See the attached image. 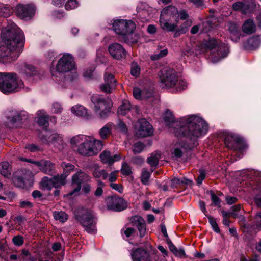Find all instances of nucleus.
I'll return each instance as SVG.
<instances>
[{"label": "nucleus", "mask_w": 261, "mask_h": 261, "mask_svg": "<svg viewBox=\"0 0 261 261\" xmlns=\"http://www.w3.org/2000/svg\"><path fill=\"white\" fill-rule=\"evenodd\" d=\"M164 119L167 125H172L173 132L176 136L186 135L191 140L190 147L194 146L198 139L205 135L208 130L207 123L197 115H191L181 118L180 121H175L172 112L167 110Z\"/></svg>", "instance_id": "1"}, {"label": "nucleus", "mask_w": 261, "mask_h": 261, "mask_svg": "<svg viewBox=\"0 0 261 261\" xmlns=\"http://www.w3.org/2000/svg\"><path fill=\"white\" fill-rule=\"evenodd\" d=\"M5 45H0V62L7 63L16 60L24 46V34L13 22L3 30Z\"/></svg>", "instance_id": "2"}, {"label": "nucleus", "mask_w": 261, "mask_h": 261, "mask_svg": "<svg viewBox=\"0 0 261 261\" xmlns=\"http://www.w3.org/2000/svg\"><path fill=\"white\" fill-rule=\"evenodd\" d=\"M66 73L64 80H61L59 85L61 88H65L67 84L75 80L77 74L75 68V63L72 57L70 54H65L59 60L56 68H51V73L53 76H58L61 73Z\"/></svg>", "instance_id": "3"}, {"label": "nucleus", "mask_w": 261, "mask_h": 261, "mask_svg": "<svg viewBox=\"0 0 261 261\" xmlns=\"http://www.w3.org/2000/svg\"><path fill=\"white\" fill-rule=\"evenodd\" d=\"M72 145L79 144L77 151L81 155L91 156L97 154L103 148L102 142L93 138L79 135L72 137L70 140Z\"/></svg>", "instance_id": "4"}, {"label": "nucleus", "mask_w": 261, "mask_h": 261, "mask_svg": "<svg viewBox=\"0 0 261 261\" xmlns=\"http://www.w3.org/2000/svg\"><path fill=\"white\" fill-rule=\"evenodd\" d=\"M114 31L122 36L127 43H135L138 42L139 36L134 32L135 23L132 20L118 19L113 21Z\"/></svg>", "instance_id": "5"}, {"label": "nucleus", "mask_w": 261, "mask_h": 261, "mask_svg": "<svg viewBox=\"0 0 261 261\" xmlns=\"http://www.w3.org/2000/svg\"><path fill=\"white\" fill-rule=\"evenodd\" d=\"M23 87V82L15 73L0 72V91L3 93L17 92Z\"/></svg>", "instance_id": "6"}, {"label": "nucleus", "mask_w": 261, "mask_h": 261, "mask_svg": "<svg viewBox=\"0 0 261 261\" xmlns=\"http://www.w3.org/2000/svg\"><path fill=\"white\" fill-rule=\"evenodd\" d=\"M178 10L174 6H169L163 9L160 18L162 29L168 32L175 31L177 25L174 23H170L169 21L176 18Z\"/></svg>", "instance_id": "7"}, {"label": "nucleus", "mask_w": 261, "mask_h": 261, "mask_svg": "<svg viewBox=\"0 0 261 261\" xmlns=\"http://www.w3.org/2000/svg\"><path fill=\"white\" fill-rule=\"evenodd\" d=\"M75 218L87 232L92 234L96 232V219L92 212L84 211L81 214H76Z\"/></svg>", "instance_id": "8"}, {"label": "nucleus", "mask_w": 261, "mask_h": 261, "mask_svg": "<svg viewBox=\"0 0 261 261\" xmlns=\"http://www.w3.org/2000/svg\"><path fill=\"white\" fill-rule=\"evenodd\" d=\"M91 100L94 106V111L99 116L104 118L107 117L110 113L111 106L109 99L101 95L95 94L91 97Z\"/></svg>", "instance_id": "9"}, {"label": "nucleus", "mask_w": 261, "mask_h": 261, "mask_svg": "<svg viewBox=\"0 0 261 261\" xmlns=\"http://www.w3.org/2000/svg\"><path fill=\"white\" fill-rule=\"evenodd\" d=\"M160 86L162 88H172L177 82L176 71L170 68H163L159 74Z\"/></svg>", "instance_id": "10"}, {"label": "nucleus", "mask_w": 261, "mask_h": 261, "mask_svg": "<svg viewBox=\"0 0 261 261\" xmlns=\"http://www.w3.org/2000/svg\"><path fill=\"white\" fill-rule=\"evenodd\" d=\"M40 138L43 143L49 144L58 151L63 150L66 146L62 135L57 133L50 134L48 132H45V134L40 136Z\"/></svg>", "instance_id": "11"}, {"label": "nucleus", "mask_w": 261, "mask_h": 261, "mask_svg": "<svg viewBox=\"0 0 261 261\" xmlns=\"http://www.w3.org/2000/svg\"><path fill=\"white\" fill-rule=\"evenodd\" d=\"M22 160L32 164V169H38L41 172L48 175L54 173L55 169V165L51 161L45 159L35 161L32 159H22Z\"/></svg>", "instance_id": "12"}, {"label": "nucleus", "mask_w": 261, "mask_h": 261, "mask_svg": "<svg viewBox=\"0 0 261 261\" xmlns=\"http://www.w3.org/2000/svg\"><path fill=\"white\" fill-rule=\"evenodd\" d=\"M207 47L211 49H214L213 53V62H217L219 60L225 58L228 53L229 49L227 45L224 44H218L217 40L215 39L210 40L206 44Z\"/></svg>", "instance_id": "13"}, {"label": "nucleus", "mask_w": 261, "mask_h": 261, "mask_svg": "<svg viewBox=\"0 0 261 261\" xmlns=\"http://www.w3.org/2000/svg\"><path fill=\"white\" fill-rule=\"evenodd\" d=\"M49 259L48 255L46 254H38L32 256L28 250L23 249L19 256L16 254L10 255L7 261H49Z\"/></svg>", "instance_id": "14"}, {"label": "nucleus", "mask_w": 261, "mask_h": 261, "mask_svg": "<svg viewBox=\"0 0 261 261\" xmlns=\"http://www.w3.org/2000/svg\"><path fill=\"white\" fill-rule=\"evenodd\" d=\"M224 139L226 147L229 149L237 150H241L243 147V140L237 135L226 133Z\"/></svg>", "instance_id": "15"}, {"label": "nucleus", "mask_w": 261, "mask_h": 261, "mask_svg": "<svg viewBox=\"0 0 261 261\" xmlns=\"http://www.w3.org/2000/svg\"><path fill=\"white\" fill-rule=\"evenodd\" d=\"M106 201L108 209L114 211H122L127 206V202L124 199L117 196L108 197Z\"/></svg>", "instance_id": "16"}, {"label": "nucleus", "mask_w": 261, "mask_h": 261, "mask_svg": "<svg viewBox=\"0 0 261 261\" xmlns=\"http://www.w3.org/2000/svg\"><path fill=\"white\" fill-rule=\"evenodd\" d=\"M153 132L152 126L145 119L138 121L136 127V135L139 137H145L151 136Z\"/></svg>", "instance_id": "17"}, {"label": "nucleus", "mask_w": 261, "mask_h": 261, "mask_svg": "<svg viewBox=\"0 0 261 261\" xmlns=\"http://www.w3.org/2000/svg\"><path fill=\"white\" fill-rule=\"evenodd\" d=\"M90 180V177L86 173L79 170L72 176V181L73 184H76L77 187L72 191L68 193L67 196H71L76 193L79 192L81 189V185L84 181H89Z\"/></svg>", "instance_id": "18"}, {"label": "nucleus", "mask_w": 261, "mask_h": 261, "mask_svg": "<svg viewBox=\"0 0 261 261\" xmlns=\"http://www.w3.org/2000/svg\"><path fill=\"white\" fill-rule=\"evenodd\" d=\"M6 118L5 126L8 128H13L22 120V114L18 111L11 110L7 113Z\"/></svg>", "instance_id": "19"}, {"label": "nucleus", "mask_w": 261, "mask_h": 261, "mask_svg": "<svg viewBox=\"0 0 261 261\" xmlns=\"http://www.w3.org/2000/svg\"><path fill=\"white\" fill-rule=\"evenodd\" d=\"M104 80V83L100 87L101 90L106 93H111L115 88L117 83L114 75L107 71L105 73Z\"/></svg>", "instance_id": "20"}, {"label": "nucleus", "mask_w": 261, "mask_h": 261, "mask_svg": "<svg viewBox=\"0 0 261 261\" xmlns=\"http://www.w3.org/2000/svg\"><path fill=\"white\" fill-rule=\"evenodd\" d=\"M178 137H185L186 138V141L187 143L183 144L182 143H177L175 145L173 151L172 153L174 154V156L176 158H180L182 156L183 154V151L181 149H183L184 150H188V149H191L192 148H194L195 146H196L197 144L196 140L195 144H194V146L190 147L189 145H190L191 143V140L186 135H181L180 136H177Z\"/></svg>", "instance_id": "21"}, {"label": "nucleus", "mask_w": 261, "mask_h": 261, "mask_svg": "<svg viewBox=\"0 0 261 261\" xmlns=\"http://www.w3.org/2000/svg\"><path fill=\"white\" fill-rule=\"evenodd\" d=\"M108 50L112 57L117 60L124 58L126 56V51L124 48L118 43L110 44Z\"/></svg>", "instance_id": "22"}, {"label": "nucleus", "mask_w": 261, "mask_h": 261, "mask_svg": "<svg viewBox=\"0 0 261 261\" xmlns=\"http://www.w3.org/2000/svg\"><path fill=\"white\" fill-rule=\"evenodd\" d=\"M35 8L33 5L19 4L16 7L17 15L21 19L31 17L34 13Z\"/></svg>", "instance_id": "23"}, {"label": "nucleus", "mask_w": 261, "mask_h": 261, "mask_svg": "<svg viewBox=\"0 0 261 261\" xmlns=\"http://www.w3.org/2000/svg\"><path fill=\"white\" fill-rule=\"evenodd\" d=\"M131 256L133 261H151L149 253L140 248L133 250Z\"/></svg>", "instance_id": "24"}, {"label": "nucleus", "mask_w": 261, "mask_h": 261, "mask_svg": "<svg viewBox=\"0 0 261 261\" xmlns=\"http://www.w3.org/2000/svg\"><path fill=\"white\" fill-rule=\"evenodd\" d=\"M130 221L132 225L138 228L140 236L141 237H144L146 232V226L144 219L140 216H134L130 218Z\"/></svg>", "instance_id": "25"}, {"label": "nucleus", "mask_w": 261, "mask_h": 261, "mask_svg": "<svg viewBox=\"0 0 261 261\" xmlns=\"http://www.w3.org/2000/svg\"><path fill=\"white\" fill-rule=\"evenodd\" d=\"M99 157L103 163L112 165L114 162L119 161L121 156L120 154L112 155L109 151L105 150L100 153Z\"/></svg>", "instance_id": "26"}, {"label": "nucleus", "mask_w": 261, "mask_h": 261, "mask_svg": "<svg viewBox=\"0 0 261 261\" xmlns=\"http://www.w3.org/2000/svg\"><path fill=\"white\" fill-rule=\"evenodd\" d=\"M250 185L253 190L258 191L254 197V200L256 204L261 207V178H257L255 181H252Z\"/></svg>", "instance_id": "27"}, {"label": "nucleus", "mask_w": 261, "mask_h": 261, "mask_svg": "<svg viewBox=\"0 0 261 261\" xmlns=\"http://www.w3.org/2000/svg\"><path fill=\"white\" fill-rule=\"evenodd\" d=\"M261 44V39L258 36L249 38L244 44L245 48L248 49H254L258 48Z\"/></svg>", "instance_id": "28"}, {"label": "nucleus", "mask_w": 261, "mask_h": 261, "mask_svg": "<svg viewBox=\"0 0 261 261\" xmlns=\"http://www.w3.org/2000/svg\"><path fill=\"white\" fill-rule=\"evenodd\" d=\"M242 29L244 33L251 34L255 31L256 25L253 20L248 19L243 23Z\"/></svg>", "instance_id": "29"}, {"label": "nucleus", "mask_w": 261, "mask_h": 261, "mask_svg": "<svg viewBox=\"0 0 261 261\" xmlns=\"http://www.w3.org/2000/svg\"><path fill=\"white\" fill-rule=\"evenodd\" d=\"M38 124L41 126L47 127L48 117L46 112L43 110H39L37 112Z\"/></svg>", "instance_id": "30"}, {"label": "nucleus", "mask_w": 261, "mask_h": 261, "mask_svg": "<svg viewBox=\"0 0 261 261\" xmlns=\"http://www.w3.org/2000/svg\"><path fill=\"white\" fill-rule=\"evenodd\" d=\"M72 113L79 117H88L87 110L86 108L80 105H76L71 108Z\"/></svg>", "instance_id": "31"}, {"label": "nucleus", "mask_w": 261, "mask_h": 261, "mask_svg": "<svg viewBox=\"0 0 261 261\" xmlns=\"http://www.w3.org/2000/svg\"><path fill=\"white\" fill-rule=\"evenodd\" d=\"M161 158V153L159 151H155L150 154L147 159V162L151 167H156L159 164V160Z\"/></svg>", "instance_id": "32"}, {"label": "nucleus", "mask_w": 261, "mask_h": 261, "mask_svg": "<svg viewBox=\"0 0 261 261\" xmlns=\"http://www.w3.org/2000/svg\"><path fill=\"white\" fill-rule=\"evenodd\" d=\"M229 30L230 33V38L233 41L237 42L240 36V32L238 30L237 25L234 23H230L229 26Z\"/></svg>", "instance_id": "33"}, {"label": "nucleus", "mask_w": 261, "mask_h": 261, "mask_svg": "<svg viewBox=\"0 0 261 261\" xmlns=\"http://www.w3.org/2000/svg\"><path fill=\"white\" fill-rule=\"evenodd\" d=\"M131 110V105L129 101L124 100L121 105L118 109V114L119 115H126Z\"/></svg>", "instance_id": "34"}, {"label": "nucleus", "mask_w": 261, "mask_h": 261, "mask_svg": "<svg viewBox=\"0 0 261 261\" xmlns=\"http://www.w3.org/2000/svg\"><path fill=\"white\" fill-rule=\"evenodd\" d=\"M252 228L256 231H261V212H257L252 222Z\"/></svg>", "instance_id": "35"}, {"label": "nucleus", "mask_w": 261, "mask_h": 261, "mask_svg": "<svg viewBox=\"0 0 261 261\" xmlns=\"http://www.w3.org/2000/svg\"><path fill=\"white\" fill-rule=\"evenodd\" d=\"M14 10L11 6L3 4H0V15L4 17H8L13 12Z\"/></svg>", "instance_id": "36"}, {"label": "nucleus", "mask_w": 261, "mask_h": 261, "mask_svg": "<svg viewBox=\"0 0 261 261\" xmlns=\"http://www.w3.org/2000/svg\"><path fill=\"white\" fill-rule=\"evenodd\" d=\"M21 72L27 77H31L36 74L35 68L32 65L25 64L21 69Z\"/></svg>", "instance_id": "37"}, {"label": "nucleus", "mask_w": 261, "mask_h": 261, "mask_svg": "<svg viewBox=\"0 0 261 261\" xmlns=\"http://www.w3.org/2000/svg\"><path fill=\"white\" fill-rule=\"evenodd\" d=\"M0 173L5 177H8L11 174V167L7 162L0 164Z\"/></svg>", "instance_id": "38"}, {"label": "nucleus", "mask_w": 261, "mask_h": 261, "mask_svg": "<svg viewBox=\"0 0 261 261\" xmlns=\"http://www.w3.org/2000/svg\"><path fill=\"white\" fill-rule=\"evenodd\" d=\"M53 186L55 188H58L65 184L66 175H60L55 176L53 177Z\"/></svg>", "instance_id": "39"}, {"label": "nucleus", "mask_w": 261, "mask_h": 261, "mask_svg": "<svg viewBox=\"0 0 261 261\" xmlns=\"http://www.w3.org/2000/svg\"><path fill=\"white\" fill-rule=\"evenodd\" d=\"M53 216L56 220L59 221L62 223L66 222L68 218V215L62 211H55L53 213Z\"/></svg>", "instance_id": "40"}, {"label": "nucleus", "mask_w": 261, "mask_h": 261, "mask_svg": "<svg viewBox=\"0 0 261 261\" xmlns=\"http://www.w3.org/2000/svg\"><path fill=\"white\" fill-rule=\"evenodd\" d=\"M61 166L63 169V174L62 175H66V177L70 173L71 171H73L74 169V166L71 163H66L63 162L61 164Z\"/></svg>", "instance_id": "41"}, {"label": "nucleus", "mask_w": 261, "mask_h": 261, "mask_svg": "<svg viewBox=\"0 0 261 261\" xmlns=\"http://www.w3.org/2000/svg\"><path fill=\"white\" fill-rule=\"evenodd\" d=\"M111 134V127L109 124H106L99 130V135L101 138L105 139Z\"/></svg>", "instance_id": "42"}, {"label": "nucleus", "mask_w": 261, "mask_h": 261, "mask_svg": "<svg viewBox=\"0 0 261 261\" xmlns=\"http://www.w3.org/2000/svg\"><path fill=\"white\" fill-rule=\"evenodd\" d=\"M196 8L203 9L206 8V4L209 2V0H189Z\"/></svg>", "instance_id": "43"}, {"label": "nucleus", "mask_w": 261, "mask_h": 261, "mask_svg": "<svg viewBox=\"0 0 261 261\" xmlns=\"http://www.w3.org/2000/svg\"><path fill=\"white\" fill-rule=\"evenodd\" d=\"M187 86L186 82L184 80L177 79V82H176L175 86L172 88L175 92H179L186 88Z\"/></svg>", "instance_id": "44"}, {"label": "nucleus", "mask_w": 261, "mask_h": 261, "mask_svg": "<svg viewBox=\"0 0 261 261\" xmlns=\"http://www.w3.org/2000/svg\"><path fill=\"white\" fill-rule=\"evenodd\" d=\"M41 185L44 188L50 189L53 186V179L49 178L48 177H44L41 180Z\"/></svg>", "instance_id": "45"}, {"label": "nucleus", "mask_w": 261, "mask_h": 261, "mask_svg": "<svg viewBox=\"0 0 261 261\" xmlns=\"http://www.w3.org/2000/svg\"><path fill=\"white\" fill-rule=\"evenodd\" d=\"M151 173L146 169H143L142 171L141 180L144 185H147L149 179L150 178Z\"/></svg>", "instance_id": "46"}, {"label": "nucleus", "mask_w": 261, "mask_h": 261, "mask_svg": "<svg viewBox=\"0 0 261 261\" xmlns=\"http://www.w3.org/2000/svg\"><path fill=\"white\" fill-rule=\"evenodd\" d=\"M93 175L94 177H102L103 179H107L108 177V174L105 170H99L96 169L93 172Z\"/></svg>", "instance_id": "47"}, {"label": "nucleus", "mask_w": 261, "mask_h": 261, "mask_svg": "<svg viewBox=\"0 0 261 261\" xmlns=\"http://www.w3.org/2000/svg\"><path fill=\"white\" fill-rule=\"evenodd\" d=\"M79 6L77 0H68L65 5V9L67 10L74 9Z\"/></svg>", "instance_id": "48"}, {"label": "nucleus", "mask_w": 261, "mask_h": 261, "mask_svg": "<svg viewBox=\"0 0 261 261\" xmlns=\"http://www.w3.org/2000/svg\"><path fill=\"white\" fill-rule=\"evenodd\" d=\"M140 68L137 63L133 62L131 66V74L135 77H138L140 75Z\"/></svg>", "instance_id": "49"}, {"label": "nucleus", "mask_w": 261, "mask_h": 261, "mask_svg": "<svg viewBox=\"0 0 261 261\" xmlns=\"http://www.w3.org/2000/svg\"><path fill=\"white\" fill-rule=\"evenodd\" d=\"M145 146L141 142H138L134 144L133 146V151L135 153H140L142 151Z\"/></svg>", "instance_id": "50"}, {"label": "nucleus", "mask_w": 261, "mask_h": 261, "mask_svg": "<svg viewBox=\"0 0 261 261\" xmlns=\"http://www.w3.org/2000/svg\"><path fill=\"white\" fill-rule=\"evenodd\" d=\"M12 242L14 244L17 246H21L24 243L23 237L21 235H17L13 237Z\"/></svg>", "instance_id": "51"}, {"label": "nucleus", "mask_w": 261, "mask_h": 261, "mask_svg": "<svg viewBox=\"0 0 261 261\" xmlns=\"http://www.w3.org/2000/svg\"><path fill=\"white\" fill-rule=\"evenodd\" d=\"M207 218L208 219L209 223L211 225L214 230L217 233L219 232L220 229L216 221V220L211 216H207Z\"/></svg>", "instance_id": "52"}, {"label": "nucleus", "mask_w": 261, "mask_h": 261, "mask_svg": "<svg viewBox=\"0 0 261 261\" xmlns=\"http://www.w3.org/2000/svg\"><path fill=\"white\" fill-rule=\"evenodd\" d=\"M168 54L167 49H164L161 50L159 54H154L151 56V59L152 60H157L162 57L166 56Z\"/></svg>", "instance_id": "53"}, {"label": "nucleus", "mask_w": 261, "mask_h": 261, "mask_svg": "<svg viewBox=\"0 0 261 261\" xmlns=\"http://www.w3.org/2000/svg\"><path fill=\"white\" fill-rule=\"evenodd\" d=\"M19 206L21 208L30 210L33 207V204L28 200H21L19 202Z\"/></svg>", "instance_id": "54"}, {"label": "nucleus", "mask_w": 261, "mask_h": 261, "mask_svg": "<svg viewBox=\"0 0 261 261\" xmlns=\"http://www.w3.org/2000/svg\"><path fill=\"white\" fill-rule=\"evenodd\" d=\"M192 24V21L190 19H187L182 25L180 27V33H186L188 30V27Z\"/></svg>", "instance_id": "55"}, {"label": "nucleus", "mask_w": 261, "mask_h": 261, "mask_svg": "<svg viewBox=\"0 0 261 261\" xmlns=\"http://www.w3.org/2000/svg\"><path fill=\"white\" fill-rule=\"evenodd\" d=\"M121 173L125 175H129L132 173L131 168L127 164H123L121 170Z\"/></svg>", "instance_id": "56"}, {"label": "nucleus", "mask_w": 261, "mask_h": 261, "mask_svg": "<svg viewBox=\"0 0 261 261\" xmlns=\"http://www.w3.org/2000/svg\"><path fill=\"white\" fill-rule=\"evenodd\" d=\"M25 148L32 152H35L40 150L39 147L34 144L27 145L25 146Z\"/></svg>", "instance_id": "57"}, {"label": "nucleus", "mask_w": 261, "mask_h": 261, "mask_svg": "<svg viewBox=\"0 0 261 261\" xmlns=\"http://www.w3.org/2000/svg\"><path fill=\"white\" fill-rule=\"evenodd\" d=\"M62 107L58 102H55L53 104L51 111L54 113H59L61 112Z\"/></svg>", "instance_id": "58"}, {"label": "nucleus", "mask_w": 261, "mask_h": 261, "mask_svg": "<svg viewBox=\"0 0 261 261\" xmlns=\"http://www.w3.org/2000/svg\"><path fill=\"white\" fill-rule=\"evenodd\" d=\"M212 200L215 205H219L220 204L219 198L213 191L211 192Z\"/></svg>", "instance_id": "59"}, {"label": "nucleus", "mask_w": 261, "mask_h": 261, "mask_svg": "<svg viewBox=\"0 0 261 261\" xmlns=\"http://www.w3.org/2000/svg\"><path fill=\"white\" fill-rule=\"evenodd\" d=\"M173 254L177 257L182 258L185 257L186 254L183 248L176 249Z\"/></svg>", "instance_id": "60"}, {"label": "nucleus", "mask_w": 261, "mask_h": 261, "mask_svg": "<svg viewBox=\"0 0 261 261\" xmlns=\"http://www.w3.org/2000/svg\"><path fill=\"white\" fill-rule=\"evenodd\" d=\"M178 17L181 20H186L189 17V14L186 10H182L179 12L178 11Z\"/></svg>", "instance_id": "61"}, {"label": "nucleus", "mask_w": 261, "mask_h": 261, "mask_svg": "<svg viewBox=\"0 0 261 261\" xmlns=\"http://www.w3.org/2000/svg\"><path fill=\"white\" fill-rule=\"evenodd\" d=\"M111 187L119 193H122L123 192V189L122 185L117 184L115 183L111 184Z\"/></svg>", "instance_id": "62"}, {"label": "nucleus", "mask_w": 261, "mask_h": 261, "mask_svg": "<svg viewBox=\"0 0 261 261\" xmlns=\"http://www.w3.org/2000/svg\"><path fill=\"white\" fill-rule=\"evenodd\" d=\"M199 173L200 174L196 179L197 183L198 185H200L202 183L203 180L204 179L205 177V174L203 170H200Z\"/></svg>", "instance_id": "63"}, {"label": "nucleus", "mask_w": 261, "mask_h": 261, "mask_svg": "<svg viewBox=\"0 0 261 261\" xmlns=\"http://www.w3.org/2000/svg\"><path fill=\"white\" fill-rule=\"evenodd\" d=\"M25 220V217L22 216H18L15 217V221L18 223L19 225L21 226H22Z\"/></svg>", "instance_id": "64"}]
</instances>
